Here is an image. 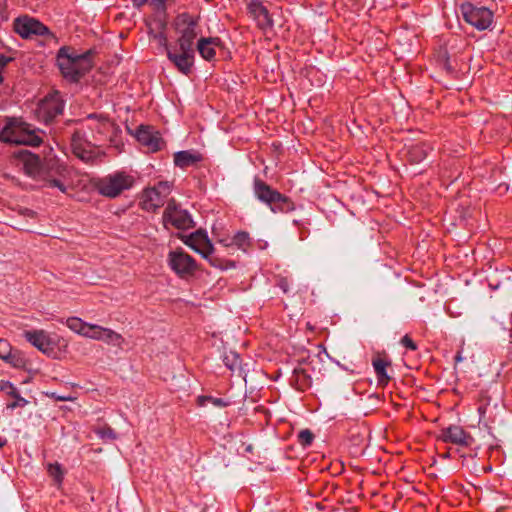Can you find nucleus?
I'll use <instances>...</instances> for the list:
<instances>
[{"label":"nucleus","instance_id":"1","mask_svg":"<svg viewBox=\"0 0 512 512\" xmlns=\"http://www.w3.org/2000/svg\"><path fill=\"white\" fill-rule=\"evenodd\" d=\"M177 35L176 48H168V59L182 74L189 75L195 60L194 41L200 34L199 18L184 12L173 21Z\"/></svg>","mask_w":512,"mask_h":512},{"label":"nucleus","instance_id":"2","mask_svg":"<svg viewBox=\"0 0 512 512\" xmlns=\"http://www.w3.org/2000/svg\"><path fill=\"white\" fill-rule=\"evenodd\" d=\"M56 61L63 77L77 82L93 66L92 51L79 53L72 47L63 46L57 52Z\"/></svg>","mask_w":512,"mask_h":512},{"label":"nucleus","instance_id":"3","mask_svg":"<svg viewBox=\"0 0 512 512\" xmlns=\"http://www.w3.org/2000/svg\"><path fill=\"white\" fill-rule=\"evenodd\" d=\"M184 244L195 252L199 253L209 264L220 270H227L235 267V262L223 259L215 255V248L207 233L201 229L181 237Z\"/></svg>","mask_w":512,"mask_h":512},{"label":"nucleus","instance_id":"4","mask_svg":"<svg viewBox=\"0 0 512 512\" xmlns=\"http://www.w3.org/2000/svg\"><path fill=\"white\" fill-rule=\"evenodd\" d=\"M0 141L5 143L39 146L42 138L32 126L21 119L11 118L0 132Z\"/></svg>","mask_w":512,"mask_h":512},{"label":"nucleus","instance_id":"5","mask_svg":"<svg viewBox=\"0 0 512 512\" xmlns=\"http://www.w3.org/2000/svg\"><path fill=\"white\" fill-rule=\"evenodd\" d=\"M134 183L133 175L125 171H116L97 179L95 188L99 194L105 197L116 198L122 192L131 189Z\"/></svg>","mask_w":512,"mask_h":512},{"label":"nucleus","instance_id":"6","mask_svg":"<svg viewBox=\"0 0 512 512\" xmlns=\"http://www.w3.org/2000/svg\"><path fill=\"white\" fill-rule=\"evenodd\" d=\"M459 12L466 23L480 31L489 29L493 23V12L484 6L464 2L459 5Z\"/></svg>","mask_w":512,"mask_h":512},{"label":"nucleus","instance_id":"7","mask_svg":"<svg viewBox=\"0 0 512 512\" xmlns=\"http://www.w3.org/2000/svg\"><path fill=\"white\" fill-rule=\"evenodd\" d=\"M167 261L171 270L182 279L194 276L199 269L195 259L181 248L170 251Z\"/></svg>","mask_w":512,"mask_h":512},{"label":"nucleus","instance_id":"8","mask_svg":"<svg viewBox=\"0 0 512 512\" xmlns=\"http://www.w3.org/2000/svg\"><path fill=\"white\" fill-rule=\"evenodd\" d=\"M162 220L167 229L172 226L178 230H188L194 226L191 215L188 211L181 209L175 200L167 203Z\"/></svg>","mask_w":512,"mask_h":512},{"label":"nucleus","instance_id":"9","mask_svg":"<svg viewBox=\"0 0 512 512\" xmlns=\"http://www.w3.org/2000/svg\"><path fill=\"white\" fill-rule=\"evenodd\" d=\"M170 192L171 186L168 182H159L157 185L145 189L141 195V207L148 212L156 211L164 205Z\"/></svg>","mask_w":512,"mask_h":512},{"label":"nucleus","instance_id":"10","mask_svg":"<svg viewBox=\"0 0 512 512\" xmlns=\"http://www.w3.org/2000/svg\"><path fill=\"white\" fill-rule=\"evenodd\" d=\"M73 154L86 163H93L99 157V149L87 140L85 133L77 130L71 138Z\"/></svg>","mask_w":512,"mask_h":512},{"label":"nucleus","instance_id":"11","mask_svg":"<svg viewBox=\"0 0 512 512\" xmlns=\"http://www.w3.org/2000/svg\"><path fill=\"white\" fill-rule=\"evenodd\" d=\"M63 108L64 104L60 93L54 92L40 101L36 109V114L39 120L48 123L60 115Z\"/></svg>","mask_w":512,"mask_h":512},{"label":"nucleus","instance_id":"12","mask_svg":"<svg viewBox=\"0 0 512 512\" xmlns=\"http://www.w3.org/2000/svg\"><path fill=\"white\" fill-rule=\"evenodd\" d=\"M85 337L96 341H103L108 345H113L118 348H122L125 342L124 337L120 333L110 328L91 323L88 327V332L85 333Z\"/></svg>","mask_w":512,"mask_h":512},{"label":"nucleus","instance_id":"13","mask_svg":"<svg viewBox=\"0 0 512 512\" xmlns=\"http://www.w3.org/2000/svg\"><path fill=\"white\" fill-rule=\"evenodd\" d=\"M23 336L32 346L37 348L39 351L47 355H52L56 341L51 335L43 330H26L23 332Z\"/></svg>","mask_w":512,"mask_h":512},{"label":"nucleus","instance_id":"14","mask_svg":"<svg viewBox=\"0 0 512 512\" xmlns=\"http://www.w3.org/2000/svg\"><path fill=\"white\" fill-rule=\"evenodd\" d=\"M14 30L22 38H29L33 35H45L48 28L41 22L30 17H19L14 21Z\"/></svg>","mask_w":512,"mask_h":512},{"label":"nucleus","instance_id":"15","mask_svg":"<svg viewBox=\"0 0 512 512\" xmlns=\"http://www.w3.org/2000/svg\"><path fill=\"white\" fill-rule=\"evenodd\" d=\"M135 136L137 141L150 152L159 151L163 146L160 133L151 126L141 125Z\"/></svg>","mask_w":512,"mask_h":512},{"label":"nucleus","instance_id":"16","mask_svg":"<svg viewBox=\"0 0 512 512\" xmlns=\"http://www.w3.org/2000/svg\"><path fill=\"white\" fill-rule=\"evenodd\" d=\"M439 439L445 443H452L459 446H469L473 438L458 425H450L441 430Z\"/></svg>","mask_w":512,"mask_h":512},{"label":"nucleus","instance_id":"17","mask_svg":"<svg viewBox=\"0 0 512 512\" xmlns=\"http://www.w3.org/2000/svg\"><path fill=\"white\" fill-rule=\"evenodd\" d=\"M247 9L250 16L256 21L258 27L265 29L272 26L268 10L260 0H252L248 4Z\"/></svg>","mask_w":512,"mask_h":512},{"label":"nucleus","instance_id":"18","mask_svg":"<svg viewBox=\"0 0 512 512\" xmlns=\"http://www.w3.org/2000/svg\"><path fill=\"white\" fill-rule=\"evenodd\" d=\"M221 46V41L217 37H202L197 41V50L201 57L207 61H211L216 56V48Z\"/></svg>","mask_w":512,"mask_h":512},{"label":"nucleus","instance_id":"19","mask_svg":"<svg viewBox=\"0 0 512 512\" xmlns=\"http://www.w3.org/2000/svg\"><path fill=\"white\" fill-rule=\"evenodd\" d=\"M254 193L256 197L268 206L275 202V197H279L281 194L277 190L272 189L268 184L260 179L254 181Z\"/></svg>","mask_w":512,"mask_h":512},{"label":"nucleus","instance_id":"20","mask_svg":"<svg viewBox=\"0 0 512 512\" xmlns=\"http://www.w3.org/2000/svg\"><path fill=\"white\" fill-rule=\"evenodd\" d=\"M0 391L13 398L12 402L7 403V409L13 410L18 407H24L28 404V401L21 397L18 389L9 381L0 382Z\"/></svg>","mask_w":512,"mask_h":512},{"label":"nucleus","instance_id":"21","mask_svg":"<svg viewBox=\"0 0 512 512\" xmlns=\"http://www.w3.org/2000/svg\"><path fill=\"white\" fill-rule=\"evenodd\" d=\"M26 172L33 177H40L42 162L39 156L23 150L20 152Z\"/></svg>","mask_w":512,"mask_h":512},{"label":"nucleus","instance_id":"22","mask_svg":"<svg viewBox=\"0 0 512 512\" xmlns=\"http://www.w3.org/2000/svg\"><path fill=\"white\" fill-rule=\"evenodd\" d=\"M219 242L225 247L236 246L238 249L246 252L251 247V239L247 232H237L232 238H223Z\"/></svg>","mask_w":512,"mask_h":512},{"label":"nucleus","instance_id":"23","mask_svg":"<svg viewBox=\"0 0 512 512\" xmlns=\"http://www.w3.org/2000/svg\"><path fill=\"white\" fill-rule=\"evenodd\" d=\"M65 170V168L58 166L56 169L57 175L48 173L45 177H43V180L45 182L44 185L49 188H57L62 193H66L67 186L63 174Z\"/></svg>","mask_w":512,"mask_h":512},{"label":"nucleus","instance_id":"24","mask_svg":"<svg viewBox=\"0 0 512 512\" xmlns=\"http://www.w3.org/2000/svg\"><path fill=\"white\" fill-rule=\"evenodd\" d=\"M199 161H201L200 154L191 151H179L174 154V164L181 169L188 168Z\"/></svg>","mask_w":512,"mask_h":512},{"label":"nucleus","instance_id":"25","mask_svg":"<svg viewBox=\"0 0 512 512\" xmlns=\"http://www.w3.org/2000/svg\"><path fill=\"white\" fill-rule=\"evenodd\" d=\"M292 381L299 391H305L312 385L311 375L303 368L294 369Z\"/></svg>","mask_w":512,"mask_h":512},{"label":"nucleus","instance_id":"26","mask_svg":"<svg viewBox=\"0 0 512 512\" xmlns=\"http://www.w3.org/2000/svg\"><path fill=\"white\" fill-rule=\"evenodd\" d=\"M269 208L273 213H287L295 209L293 201L287 196L280 194L279 197H275V202L269 205Z\"/></svg>","mask_w":512,"mask_h":512},{"label":"nucleus","instance_id":"27","mask_svg":"<svg viewBox=\"0 0 512 512\" xmlns=\"http://www.w3.org/2000/svg\"><path fill=\"white\" fill-rule=\"evenodd\" d=\"M372 364L377 375L378 382L380 384H387L389 376L386 373V367L389 363L383 358H376L373 360Z\"/></svg>","mask_w":512,"mask_h":512},{"label":"nucleus","instance_id":"28","mask_svg":"<svg viewBox=\"0 0 512 512\" xmlns=\"http://www.w3.org/2000/svg\"><path fill=\"white\" fill-rule=\"evenodd\" d=\"M66 324L69 329L85 337V333L88 332L90 323L84 322L78 317H70L67 319Z\"/></svg>","mask_w":512,"mask_h":512},{"label":"nucleus","instance_id":"29","mask_svg":"<svg viewBox=\"0 0 512 512\" xmlns=\"http://www.w3.org/2000/svg\"><path fill=\"white\" fill-rule=\"evenodd\" d=\"M408 155L412 162H421L427 156L426 146L422 143L415 144L409 148Z\"/></svg>","mask_w":512,"mask_h":512},{"label":"nucleus","instance_id":"30","mask_svg":"<svg viewBox=\"0 0 512 512\" xmlns=\"http://www.w3.org/2000/svg\"><path fill=\"white\" fill-rule=\"evenodd\" d=\"M224 364L225 366L230 369L231 371H234L241 366V359L239 355L235 352H229L224 356Z\"/></svg>","mask_w":512,"mask_h":512},{"label":"nucleus","instance_id":"31","mask_svg":"<svg viewBox=\"0 0 512 512\" xmlns=\"http://www.w3.org/2000/svg\"><path fill=\"white\" fill-rule=\"evenodd\" d=\"M197 402L200 406H204L207 402H209L219 408H223L228 405V402H226L224 399L212 396H199Z\"/></svg>","mask_w":512,"mask_h":512},{"label":"nucleus","instance_id":"32","mask_svg":"<svg viewBox=\"0 0 512 512\" xmlns=\"http://www.w3.org/2000/svg\"><path fill=\"white\" fill-rule=\"evenodd\" d=\"M4 361L11 364L15 368H21L25 366V359L22 354L18 351L11 352L9 357L5 358Z\"/></svg>","mask_w":512,"mask_h":512},{"label":"nucleus","instance_id":"33","mask_svg":"<svg viewBox=\"0 0 512 512\" xmlns=\"http://www.w3.org/2000/svg\"><path fill=\"white\" fill-rule=\"evenodd\" d=\"M165 25H166L165 23L161 24L162 30L159 33L153 34V38L158 41L160 46L164 47V49L166 51V55L168 56V48H176V47H175V45H171L168 43L167 36L164 32Z\"/></svg>","mask_w":512,"mask_h":512},{"label":"nucleus","instance_id":"34","mask_svg":"<svg viewBox=\"0 0 512 512\" xmlns=\"http://www.w3.org/2000/svg\"><path fill=\"white\" fill-rule=\"evenodd\" d=\"M314 440V435L313 433L308 430V429H305V430H301L298 434V443L303 446V447H308L312 444Z\"/></svg>","mask_w":512,"mask_h":512},{"label":"nucleus","instance_id":"35","mask_svg":"<svg viewBox=\"0 0 512 512\" xmlns=\"http://www.w3.org/2000/svg\"><path fill=\"white\" fill-rule=\"evenodd\" d=\"M48 472L51 477L54 478V480L57 483H61L63 480V471L61 469V466L58 463L55 464H49L48 465Z\"/></svg>","mask_w":512,"mask_h":512},{"label":"nucleus","instance_id":"36","mask_svg":"<svg viewBox=\"0 0 512 512\" xmlns=\"http://www.w3.org/2000/svg\"><path fill=\"white\" fill-rule=\"evenodd\" d=\"M97 434L102 439H110V440L116 439V433L109 426H104V427L98 429Z\"/></svg>","mask_w":512,"mask_h":512},{"label":"nucleus","instance_id":"37","mask_svg":"<svg viewBox=\"0 0 512 512\" xmlns=\"http://www.w3.org/2000/svg\"><path fill=\"white\" fill-rule=\"evenodd\" d=\"M12 352V347L10 343L5 339H0V358L5 359L9 357V354Z\"/></svg>","mask_w":512,"mask_h":512},{"label":"nucleus","instance_id":"38","mask_svg":"<svg viewBox=\"0 0 512 512\" xmlns=\"http://www.w3.org/2000/svg\"><path fill=\"white\" fill-rule=\"evenodd\" d=\"M12 61V58L11 57H7L3 54H0V85L3 83L4 81V72H5V69L7 67V65Z\"/></svg>","mask_w":512,"mask_h":512},{"label":"nucleus","instance_id":"39","mask_svg":"<svg viewBox=\"0 0 512 512\" xmlns=\"http://www.w3.org/2000/svg\"><path fill=\"white\" fill-rule=\"evenodd\" d=\"M168 2H174V0H150V4L153 8L161 12L166 11Z\"/></svg>","mask_w":512,"mask_h":512},{"label":"nucleus","instance_id":"40","mask_svg":"<svg viewBox=\"0 0 512 512\" xmlns=\"http://www.w3.org/2000/svg\"><path fill=\"white\" fill-rule=\"evenodd\" d=\"M400 342L408 350L415 351L417 349L416 343L410 338L409 335L403 336Z\"/></svg>","mask_w":512,"mask_h":512},{"label":"nucleus","instance_id":"41","mask_svg":"<svg viewBox=\"0 0 512 512\" xmlns=\"http://www.w3.org/2000/svg\"><path fill=\"white\" fill-rule=\"evenodd\" d=\"M279 287L283 290V292H288V283L286 280L282 279L279 282Z\"/></svg>","mask_w":512,"mask_h":512},{"label":"nucleus","instance_id":"42","mask_svg":"<svg viewBox=\"0 0 512 512\" xmlns=\"http://www.w3.org/2000/svg\"><path fill=\"white\" fill-rule=\"evenodd\" d=\"M53 398H55L57 401H68L70 400L71 398L70 397H66V396H63V395H60V396H55V394L53 393L51 395Z\"/></svg>","mask_w":512,"mask_h":512},{"label":"nucleus","instance_id":"43","mask_svg":"<svg viewBox=\"0 0 512 512\" xmlns=\"http://www.w3.org/2000/svg\"><path fill=\"white\" fill-rule=\"evenodd\" d=\"M147 2H148V0H133V4L136 7H141L142 5H144Z\"/></svg>","mask_w":512,"mask_h":512},{"label":"nucleus","instance_id":"44","mask_svg":"<svg viewBox=\"0 0 512 512\" xmlns=\"http://www.w3.org/2000/svg\"><path fill=\"white\" fill-rule=\"evenodd\" d=\"M26 212H27L26 215L31 216V217H33L35 214L34 211H32V210H26Z\"/></svg>","mask_w":512,"mask_h":512},{"label":"nucleus","instance_id":"45","mask_svg":"<svg viewBox=\"0 0 512 512\" xmlns=\"http://www.w3.org/2000/svg\"><path fill=\"white\" fill-rule=\"evenodd\" d=\"M201 512H206V509H203Z\"/></svg>","mask_w":512,"mask_h":512}]
</instances>
